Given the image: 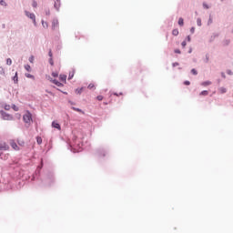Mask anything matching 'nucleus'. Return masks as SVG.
Segmentation results:
<instances>
[{
  "label": "nucleus",
  "instance_id": "f257e3e1",
  "mask_svg": "<svg viewBox=\"0 0 233 233\" xmlns=\"http://www.w3.org/2000/svg\"><path fill=\"white\" fill-rule=\"evenodd\" d=\"M0 116L2 117V119H4V121H13L14 120V116H12V115H10L5 111H0Z\"/></svg>",
  "mask_w": 233,
  "mask_h": 233
},
{
  "label": "nucleus",
  "instance_id": "f03ea898",
  "mask_svg": "<svg viewBox=\"0 0 233 233\" xmlns=\"http://www.w3.org/2000/svg\"><path fill=\"white\" fill-rule=\"evenodd\" d=\"M23 120L26 125H30V123H32V113H30V111H26L23 116Z\"/></svg>",
  "mask_w": 233,
  "mask_h": 233
},
{
  "label": "nucleus",
  "instance_id": "7ed1b4c3",
  "mask_svg": "<svg viewBox=\"0 0 233 233\" xmlns=\"http://www.w3.org/2000/svg\"><path fill=\"white\" fill-rule=\"evenodd\" d=\"M9 144H10V147H12L13 150H16V151L21 150L19 146H17V143H15V140H10Z\"/></svg>",
  "mask_w": 233,
  "mask_h": 233
},
{
  "label": "nucleus",
  "instance_id": "20e7f679",
  "mask_svg": "<svg viewBox=\"0 0 233 233\" xmlns=\"http://www.w3.org/2000/svg\"><path fill=\"white\" fill-rule=\"evenodd\" d=\"M48 81H50L51 83H54V85H56V86H64L63 83L57 81L56 79H53L50 76H47Z\"/></svg>",
  "mask_w": 233,
  "mask_h": 233
},
{
  "label": "nucleus",
  "instance_id": "39448f33",
  "mask_svg": "<svg viewBox=\"0 0 233 233\" xmlns=\"http://www.w3.org/2000/svg\"><path fill=\"white\" fill-rule=\"evenodd\" d=\"M25 15L27 17H29V19H32V21L34 22V25H35V15H34V13H30L28 11H25Z\"/></svg>",
  "mask_w": 233,
  "mask_h": 233
},
{
  "label": "nucleus",
  "instance_id": "423d86ee",
  "mask_svg": "<svg viewBox=\"0 0 233 233\" xmlns=\"http://www.w3.org/2000/svg\"><path fill=\"white\" fill-rule=\"evenodd\" d=\"M10 147L6 142H0V150H9Z\"/></svg>",
  "mask_w": 233,
  "mask_h": 233
},
{
  "label": "nucleus",
  "instance_id": "0eeeda50",
  "mask_svg": "<svg viewBox=\"0 0 233 233\" xmlns=\"http://www.w3.org/2000/svg\"><path fill=\"white\" fill-rule=\"evenodd\" d=\"M59 28V21L57 19H54L52 22V29L57 30Z\"/></svg>",
  "mask_w": 233,
  "mask_h": 233
},
{
  "label": "nucleus",
  "instance_id": "6e6552de",
  "mask_svg": "<svg viewBox=\"0 0 233 233\" xmlns=\"http://www.w3.org/2000/svg\"><path fill=\"white\" fill-rule=\"evenodd\" d=\"M52 127H53V128H56L57 130H61V125H59V123H57L56 121L52 122Z\"/></svg>",
  "mask_w": 233,
  "mask_h": 233
},
{
  "label": "nucleus",
  "instance_id": "1a4fd4ad",
  "mask_svg": "<svg viewBox=\"0 0 233 233\" xmlns=\"http://www.w3.org/2000/svg\"><path fill=\"white\" fill-rule=\"evenodd\" d=\"M59 80H60L62 83L66 84V75H60V76H59Z\"/></svg>",
  "mask_w": 233,
  "mask_h": 233
},
{
  "label": "nucleus",
  "instance_id": "9d476101",
  "mask_svg": "<svg viewBox=\"0 0 233 233\" xmlns=\"http://www.w3.org/2000/svg\"><path fill=\"white\" fill-rule=\"evenodd\" d=\"M61 6V1L60 0H56V2H55V8L56 9V10H59V7Z\"/></svg>",
  "mask_w": 233,
  "mask_h": 233
},
{
  "label": "nucleus",
  "instance_id": "9b49d317",
  "mask_svg": "<svg viewBox=\"0 0 233 233\" xmlns=\"http://www.w3.org/2000/svg\"><path fill=\"white\" fill-rule=\"evenodd\" d=\"M76 75V70H72L71 72H69V76H68V79H73L74 76Z\"/></svg>",
  "mask_w": 233,
  "mask_h": 233
},
{
  "label": "nucleus",
  "instance_id": "f8f14e48",
  "mask_svg": "<svg viewBox=\"0 0 233 233\" xmlns=\"http://www.w3.org/2000/svg\"><path fill=\"white\" fill-rule=\"evenodd\" d=\"M210 85H212V82H210V81H206V82H202V83H201V86H210Z\"/></svg>",
  "mask_w": 233,
  "mask_h": 233
},
{
  "label": "nucleus",
  "instance_id": "ddd939ff",
  "mask_svg": "<svg viewBox=\"0 0 233 233\" xmlns=\"http://www.w3.org/2000/svg\"><path fill=\"white\" fill-rule=\"evenodd\" d=\"M178 25H179V26H183V25H185V22H184L183 18L180 17L178 19Z\"/></svg>",
  "mask_w": 233,
  "mask_h": 233
},
{
  "label": "nucleus",
  "instance_id": "4468645a",
  "mask_svg": "<svg viewBox=\"0 0 233 233\" xmlns=\"http://www.w3.org/2000/svg\"><path fill=\"white\" fill-rule=\"evenodd\" d=\"M25 68L27 72H32V67L30 66V65H25Z\"/></svg>",
  "mask_w": 233,
  "mask_h": 233
},
{
  "label": "nucleus",
  "instance_id": "2eb2a0df",
  "mask_svg": "<svg viewBox=\"0 0 233 233\" xmlns=\"http://www.w3.org/2000/svg\"><path fill=\"white\" fill-rule=\"evenodd\" d=\"M219 92H220V94H226V93H227V88H225V87H220V88H219Z\"/></svg>",
  "mask_w": 233,
  "mask_h": 233
},
{
  "label": "nucleus",
  "instance_id": "dca6fc26",
  "mask_svg": "<svg viewBox=\"0 0 233 233\" xmlns=\"http://www.w3.org/2000/svg\"><path fill=\"white\" fill-rule=\"evenodd\" d=\"M42 25L44 28H48V23L45 22V20H42Z\"/></svg>",
  "mask_w": 233,
  "mask_h": 233
},
{
  "label": "nucleus",
  "instance_id": "f3484780",
  "mask_svg": "<svg viewBox=\"0 0 233 233\" xmlns=\"http://www.w3.org/2000/svg\"><path fill=\"white\" fill-rule=\"evenodd\" d=\"M172 34H173L174 35H179V31H178L177 29H174V30L172 31Z\"/></svg>",
  "mask_w": 233,
  "mask_h": 233
},
{
  "label": "nucleus",
  "instance_id": "a211bd4d",
  "mask_svg": "<svg viewBox=\"0 0 233 233\" xmlns=\"http://www.w3.org/2000/svg\"><path fill=\"white\" fill-rule=\"evenodd\" d=\"M87 88H89V90H94V88H96V86H94V84H89Z\"/></svg>",
  "mask_w": 233,
  "mask_h": 233
},
{
  "label": "nucleus",
  "instance_id": "6ab92c4d",
  "mask_svg": "<svg viewBox=\"0 0 233 233\" xmlns=\"http://www.w3.org/2000/svg\"><path fill=\"white\" fill-rule=\"evenodd\" d=\"M199 96H208V91L204 90L199 94Z\"/></svg>",
  "mask_w": 233,
  "mask_h": 233
},
{
  "label": "nucleus",
  "instance_id": "aec40b11",
  "mask_svg": "<svg viewBox=\"0 0 233 233\" xmlns=\"http://www.w3.org/2000/svg\"><path fill=\"white\" fill-rule=\"evenodd\" d=\"M25 77H28L29 79H35V76L33 75L30 74H25Z\"/></svg>",
  "mask_w": 233,
  "mask_h": 233
},
{
  "label": "nucleus",
  "instance_id": "412c9836",
  "mask_svg": "<svg viewBox=\"0 0 233 233\" xmlns=\"http://www.w3.org/2000/svg\"><path fill=\"white\" fill-rule=\"evenodd\" d=\"M13 80L15 81V83H17L18 81L17 72H15V76L13 77Z\"/></svg>",
  "mask_w": 233,
  "mask_h": 233
},
{
  "label": "nucleus",
  "instance_id": "4be33fe9",
  "mask_svg": "<svg viewBox=\"0 0 233 233\" xmlns=\"http://www.w3.org/2000/svg\"><path fill=\"white\" fill-rule=\"evenodd\" d=\"M17 143L19 147H25V142L23 140H18Z\"/></svg>",
  "mask_w": 233,
  "mask_h": 233
},
{
  "label": "nucleus",
  "instance_id": "5701e85b",
  "mask_svg": "<svg viewBox=\"0 0 233 233\" xmlns=\"http://www.w3.org/2000/svg\"><path fill=\"white\" fill-rule=\"evenodd\" d=\"M0 74L1 76H5V68L3 66H0Z\"/></svg>",
  "mask_w": 233,
  "mask_h": 233
},
{
  "label": "nucleus",
  "instance_id": "b1692460",
  "mask_svg": "<svg viewBox=\"0 0 233 233\" xmlns=\"http://www.w3.org/2000/svg\"><path fill=\"white\" fill-rule=\"evenodd\" d=\"M36 141L38 145H41V143H43V139L40 137H37Z\"/></svg>",
  "mask_w": 233,
  "mask_h": 233
},
{
  "label": "nucleus",
  "instance_id": "393cba45",
  "mask_svg": "<svg viewBox=\"0 0 233 233\" xmlns=\"http://www.w3.org/2000/svg\"><path fill=\"white\" fill-rule=\"evenodd\" d=\"M83 88L76 89V94H82Z\"/></svg>",
  "mask_w": 233,
  "mask_h": 233
},
{
  "label": "nucleus",
  "instance_id": "a878e982",
  "mask_svg": "<svg viewBox=\"0 0 233 233\" xmlns=\"http://www.w3.org/2000/svg\"><path fill=\"white\" fill-rule=\"evenodd\" d=\"M32 6H33L34 8H37V2L33 1Z\"/></svg>",
  "mask_w": 233,
  "mask_h": 233
},
{
  "label": "nucleus",
  "instance_id": "bb28decb",
  "mask_svg": "<svg viewBox=\"0 0 233 233\" xmlns=\"http://www.w3.org/2000/svg\"><path fill=\"white\" fill-rule=\"evenodd\" d=\"M197 25H198V26H201V18H198V20H197Z\"/></svg>",
  "mask_w": 233,
  "mask_h": 233
},
{
  "label": "nucleus",
  "instance_id": "cd10ccee",
  "mask_svg": "<svg viewBox=\"0 0 233 233\" xmlns=\"http://www.w3.org/2000/svg\"><path fill=\"white\" fill-rule=\"evenodd\" d=\"M6 65H12V59L11 58H7L6 60Z\"/></svg>",
  "mask_w": 233,
  "mask_h": 233
},
{
  "label": "nucleus",
  "instance_id": "c85d7f7f",
  "mask_svg": "<svg viewBox=\"0 0 233 233\" xmlns=\"http://www.w3.org/2000/svg\"><path fill=\"white\" fill-rule=\"evenodd\" d=\"M191 73L193 74V76H198V71L196 69H192Z\"/></svg>",
  "mask_w": 233,
  "mask_h": 233
},
{
  "label": "nucleus",
  "instance_id": "c756f323",
  "mask_svg": "<svg viewBox=\"0 0 233 233\" xmlns=\"http://www.w3.org/2000/svg\"><path fill=\"white\" fill-rule=\"evenodd\" d=\"M96 99L97 101H103V96H97Z\"/></svg>",
  "mask_w": 233,
  "mask_h": 233
},
{
  "label": "nucleus",
  "instance_id": "7c9ffc66",
  "mask_svg": "<svg viewBox=\"0 0 233 233\" xmlns=\"http://www.w3.org/2000/svg\"><path fill=\"white\" fill-rule=\"evenodd\" d=\"M49 64L51 65V66H54V59L53 58L49 59Z\"/></svg>",
  "mask_w": 233,
  "mask_h": 233
},
{
  "label": "nucleus",
  "instance_id": "2f4dec72",
  "mask_svg": "<svg viewBox=\"0 0 233 233\" xmlns=\"http://www.w3.org/2000/svg\"><path fill=\"white\" fill-rule=\"evenodd\" d=\"M13 109L15 110V112H17L19 110V107H17L15 105H14Z\"/></svg>",
  "mask_w": 233,
  "mask_h": 233
},
{
  "label": "nucleus",
  "instance_id": "473e14b6",
  "mask_svg": "<svg viewBox=\"0 0 233 233\" xmlns=\"http://www.w3.org/2000/svg\"><path fill=\"white\" fill-rule=\"evenodd\" d=\"M0 5H2V6H5V5H6V2H5V0H0Z\"/></svg>",
  "mask_w": 233,
  "mask_h": 233
},
{
  "label": "nucleus",
  "instance_id": "72a5a7b5",
  "mask_svg": "<svg viewBox=\"0 0 233 233\" xmlns=\"http://www.w3.org/2000/svg\"><path fill=\"white\" fill-rule=\"evenodd\" d=\"M73 110H75L76 112H83V110H81L79 108H76V107H73Z\"/></svg>",
  "mask_w": 233,
  "mask_h": 233
},
{
  "label": "nucleus",
  "instance_id": "f704fd0d",
  "mask_svg": "<svg viewBox=\"0 0 233 233\" xmlns=\"http://www.w3.org/2000/svg\"><path fill=\"white\" fill-rule=\"evenodd\" d=\"M181 46H183V48H185V46H187V41H183Z\"/></svg>",
  "mask_w": 233,
  "mask_h": 233
},
{
  "label": "nucleus",
  "instance_id": "c9c22d12",
  "mask_svg": "<svg viewBox=\"0 0 233 233\" xmlns=\"http://www.w3.org/2000/svg\"><path fill=\"white\" fill-rule=\"evenodd\" d=\"M29 61H30L31 63H34V56H31L29 57Z\"/></svg>",
  "mask_w": 233,
  "mask_h": 233
},
{
  "label": "nucleus",
  "instance_id": "e433bc0d",
  "mask_svg": "<svg viewBox=\"0 0 233 233\" xmlns=\"http://www.w3.org/2000/svg\"><path fill=\"white\" fill-rule=\"evenodd\" d=\"M175 54H181V50H179V49H175Z\"/></svg>",
  "mask_w": 233,
  "mask_h": 233
},
{
  "label": "nucleus",
  "instance_id": "4c0bfd02",
  "mask_svg": "<svg viewBox=\"0 0 233 233\" xmlns=\"http://www.w3.org/2000/svg\"><path fill=\"white\" fill-rule=\"evenodd\" d=\"M52 76H53V77H57V76H59V74H57V73H52Z\"/></svg>",
  "mask_w": 233,
  "mask_h": 233
},
{
  "label": "nucleus",
  "instance_id": "58836bf2",
  "mask_svg": "<svg viewBox=\"0 0 233 233\" xmlns=\"http://www.w3.org/2000/svg\"><path fill=\"white\" fill-rule=\"evenodd\" d=\"M195 31H196V28L191 27V29H190L191 34H194Z\"/></svg>",
  "mask_w": 233,
  "mask_h": 233
},
{
  "label": "nucleus",
  "instance_id": "ea45409f",
  "mask_svg": "<svg viewBox=\"0 0 233 233\" xmlns=\"http://www.w3.org/2000/svg\"><path fill=\"white\" fill-rule=\"evenodd\" d=\"M184 85H186V86H188V85H190V81H185V82H184Z\"/></svg>",
  "mask_w": 233,
  "mask_h": 233
},
{
  "label": "nucleus",
  "instance_id": "a19ab883",
  "mask_svg": "<svg viewBox=\"0 0 233 233\" xmlns=\"http://www.w3.org/2000/svg\"><path fill=\"white\" fill-rule=\"evenodd\" d=\"M208 59H209V56H208V55H207V56H206V61H205V62H206V63H208Z\"/></svg>",
  "mask_w": 233,
  "mask_h": 233
},
{
  "label": "nucleus",
  "instance_id": "79ce46f5",
  "mask_svg": "<svg viewBox=\"0 0 233 233\" xmlns=\"http://www.w3.org/2000/svg\"><path fill=\"white\" fill-rule=\"evenodd\" d=\"M227 74H228V76H232V71L228 70V71H227Z\"/></svg>",
  "mask_w": 233,
  "mask_h": 233
},
{
  "label": "nucleus",
  "instance_id": "37998d69",
  "mask_svg": "<svg viewBox=\"0 0 233 233\" xmlns=\"http://www.w3.org/2000/svg\"><path fill=\"white\" fill-rule=\"evenodd\" d=\"M5 110H10V106H5Z\"/></svg>",
  "mask_w": 233,
  "mask_h": 233
},
{
  "label": "nucleus",
  "instance_id": "c03bdc74",
  "mask_svg": "<svg viewBox=\"0 0 233 233\" xmlns=\"http://www.w3.org/2000/svg\"><path fill=\"white\" fill-rule=\"evenodd\" d=\"M48 56L50 58H52V50L49 51Z\"/></svg>",
  "mask_w": 233,
  "mask_h": 233
},
{
  "label": "nucleus",
  "instance_id": "a18cd8bd",
  "mask_svg": "<svg viewBox=\"0 0 233 233\" xmlns=\"http://www.w3.org/2000/svg\"><path fill=\"white\" fill-rule=\"evenodd\" d=\"M114 96H123V93H119V94L115 93Z\"/></svg>",
  "mask_w": 233,
  "mask_h": 233
},
{
  "label": "nucleus",
  "instance_id": "49530a36",
  "mask_svg": "<svg viewBox=\"0 0 233 233\" xmlns=\"http://www.w3.org/2000/svg\"><path fill=\"white\" fill-rule=\"evenodd\" d=\"M177 65H179L178 63H175L173 64V66H177Z\"/></svg>",
  "mask_w": 233,
  "mask_h": 233
},
{
  "label": "nucleus",
  "instance_id": "de8ad7c7",
  "mask_svg": "<svg viewBox=\"0 0 233 233\" xmlns=\"http://www.w3.org/2000/svg\"><path fill=\"white\" fill-rule=\"evenodd\" d=\"M204 7H205V8H208V6L207 5H204Z\"/></svg>",
  "mask_w": 233,
  "mask_h": 233
},
{
  "label": "nucleus",
  "instance_id": "09e8293b",
  "mask_svg": "<svg viewBox=\"0 0 233 233\" xmlns=\"http://www.w3.org/2000/svg\"><path fill=\"white\" fill-rule=\"evenodd\" d=\"M187 41H190V36H187Z\"/></svg>",
  "mask_w": 233,
  "mask_h": 233
},
{
  "label": "nucleus",
  "instance_id": "8fccbe9b",
  "mask_svg": "<svg viewBox=\"0 0 233 233\" xmlns=\"http://www.w3.org/2000/svg\"><path fill=\"white\" fill-rule=\"evenodd\" d=\"M0 156H1V153H0Z\"/></svg>",
  "mask_w": 233,
  "mask_h": 233
}]
</instances>
